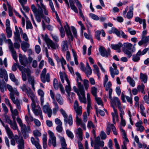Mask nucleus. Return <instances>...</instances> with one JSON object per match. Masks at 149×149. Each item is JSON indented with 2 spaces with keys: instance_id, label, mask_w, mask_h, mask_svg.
<instances>
[{
  "instance_id": "obj_23",
  "label": "nucleus",
  "mask_w": 149,
  "mask_h": 149,
  "mask_svg": "<svg viewBox=\"0 0 149 149\" xmlns=\"http://www.w3.org/2000/svg\"><path fill=\"white\" fill-rule=\"evenodd\" d=\"M26 94L28 97L31 98L32 101H33L34 100H36V99L35 94L30 88H29V91L27 92Z\"/></svg>"
},
{
  "instance_id": "obj_33",
  "label": "nucleus",
  "mask_w": 149,
  "mask_h": 149,
  "mask_svg": "<svg viewBox=\"0 0 149 149\" xmlns=\"http://www.w3.org/2000/svg\"><path fill=\"white\" fill-rule=\"evenodd\" d=\"M56 100L58 103L61 105L63 104V100L62 97L59 94H57L56 97Z\"/></svg>"
},
{
  "instance_id": "obj_46",
  "label": "nucleus",
  "mask_w": 149,
  "mask_h": 149,
  "mask_svg": "<svg viewBox=\"0 0 149 149\" xmlns=\"http://www.w3.org/2000/svg\"><path fill=\"white\" fill-rule=\"evenodd\" d=\"M83 85L86 91H87L89 86V81L86 79L83 80Z\"/></svg>"
},
{
  "instance_id": "obj_15",
  "label": "nucleus",
  "mask_w": 149,
  "mask_h": 149,
  "mask_svg": "<svg viewBox=\"0 0 149 149\" xmlns=\"http://www.w3.org/2000/svg\"><path fill=\"white\" fill-rule=\"evenodd\" d=\"M111 106L115 105L116 106L117 104L118 108L121 107V103L118 98L116 97H114L113 99H111L110 100Z\"/></svg>"
},
{
  "instance_id": "obj_38",
  "label": "nucleus",
  "mask_w": 149,
  "mask_h": 149,
  "mask_svg": "<svg viewBox=\"0 0 149 149\" xmlns=\"http://www.w3.org/2000/svg\"><path fill=\"white\" fill-rule=\"evenodd\" d=\"M133 8L132 6L130 7L129 10L127 12V17L128 19H130L132 17L133 15Z\"/></svg>"
},
{
  "instance_id": "obj_54",
  "label": "nucleus",
  "mask_w": 149,
  "mask_h": 149,
  "mask_svg": "<svg viewBox=\"0 0 149 149\" xmlns=\"http://www.w3.org/2000/svg\"><path fill=\"white\" fill-rule=\"evenodd\" d=\"M97 89L95 87H93L91 88V92L93 95L95 97L97 96L96 93Z\"/></svg>"
},
{
  "instance_id": "obj_6",
  "label": "nucleus",
  "mask_w": 149,
  "mask_h": 149,
  "mask_svg": "<svg viewBox=\"0 0 149 149\" xmlns=\"http://www.w3.org/2000/svg\"><path fill=\"white\" fill-rule=\"evenodd\" d=\"M49 139L48 141V145L49 146H51L52 145L54 147L56 146V138L54 136V134L51 131L48 132Z\"/></svg>"
},
{
  "instance_id": "obj_43",
  "label": "nucleus",
  "mask_w": 149,
  "mask_h": 149,
  "mask_svg": "<svg viewBox=\"0 0 149 149\" xmlns=\"http://www.w3.org/2000/svg\"><path fill=\"white\" fill-rule=\"evenodd\" d=\"M95 98L98 104L101 106V107L103 108V104L101 98L97 96L95 97Z\"/></svg>"
},
{
  "instance_id": "obj_32",
  "label": "nucleus",
  "mask_w": 149,
  "mask_h": 149,
  "mask_svg": "<svg viewBox=\"0 0 149 149\" xmlns=\"http://www.w3.org/2000/svg\"><path fill=\"white\" fill-rule=\"evenodd\" d=\"M140 52H138L136 54L133 55L132 60L134 62H138L140 60Z\"/></svg>"
},
{
  "instance_id": "obj_25",
  "label": "nucleus",
  "mask_w": 149,
  "mask_h": 149,
  "mask_svg": "<svg viewBox=\"0 0 149 149\" xmlns=\"http://www.w3.org/2000/svg\"><path fill=\"white\" fill-rule=\"evenodd\" d=\"M122 46V44L120 42H119L118 44L116 45H111V48L113 49L116 50L118 52H120V48Z\"/></svg>"
},
{
  "instance_id": "obj_45",
  "label": "nucleus",
  "mask_w": 149,
  "mask_h": 149,
  "mask_svg": "<svg viewBox=\"0 0 149 149\" xmlns=\"http://www.w3.org/2000/svg\"><path fill=\"white\" fill-rule=\"evenodd\" d=\"M9 124L11 128L13 130H17L18 131V129L16 122L12 121Z\"/></svg>"
},
{
  "instance_id": "obj_28",
  "label": "nucleus",
  "mask_w": 149,
  "mask_h": 149,
  "mask_svg": "<svg viewBox=\"0 0 149 149\" xmlns=\"http://www.w3.org/2000/svg\"><path fill=\"white\" fill-rule=\"evenodd\" d=\"M19 58L21 64L25 66L27 63L26 58L24 56H23L21 54H19Z\"/></svg>"
},
{
  "instance_id": "obj_57",
  "label": "nucleus",
  "mask_w": 149,
  "mask_h": 149,
  "mask_svg": "<svg viewBox=\"0 0 149 149\" xmlns=\"http://www.w3.org/2000/svg\"><path fill=\"white\" fill-rule=\"evenodd\" d=\"M33 132L35 137L40 136L41 135V133L38 130H34Z\"/></svg>"
},
{
  "instance_id": "obj_20",
  "label": "nucleus",
  "mask_w": 149,
  "mask_h": 149,
  "mask_svg": "<svg viewBox=\"0 0 149 149\" xmlns=\"http://www.w3.org/2000/svg\"><path fill=\"white\" fill-rule=\"evenodd\" d=\"M1 77L2 78L4 81V79L6 81L8 80V76L6 70L4 69H1Z\"/></svg>"
},
{
  "instance_id": "obj_44",
  "label": "nucleus",
  "mask_w": 149,
  "mask_h": 149,
  "mask_svg": "<svg viewBox=\"0 0 149 149\" xmlns=\"http://www.w3.org/2000/svg\"><path fill=\"white\" fill-rule=\"evenodd\" d=\"M53 104L54 106V107L53 108V113L56 114L59 109L58 104L56 101H54V102H53Z\"/></svg>"
},
{
  "instance_id": "obj_61",
  "label": "nucleus",
  "mask_w": 149,
  "mask_h": 149,
  "mask_svg": "<svg viewBox=\"0 0 149 149\" xmlns=\"http://www.w3.org/2000/svg\"><path fill=\"white\" fill-rule=\"evenodd\" d=\"M59 31L61 33V38H63L65 36V32L64 29L62 25L59 29Z\"/></svg>"
},
{
  "instance_id": "obj_41",
  "label": "nucleus",
  "mask_w": 149,
  "mask_h": 149,
  "mask_svg": "<svg viewBox=\"0 0 149 149\" xmlns=\"http://www.w3.org/2000/svg\"><path fill=\"white\" fill-rule=\"evenodd\" d=\"M127 81L129 83L130 85L132 87L135 86V81L130 76H128L127 78Z\"/></svg>"
},
{
  "instance_id": "obj_27",
  "label": "nucleus",
  "mask_w": 149,
  "mask_h": 149,
  "mask_svg": "<svg viewBox=\"0 0 149 149\" xmlns=\"http://www.w3.org/2000/svg\"><path fill=\"white\" fill-rule=\"evenodd\" d=\"M149 41V36H148L142 37L141 40L138 42V45L141 46L143 44L147 43Z\"/></svg>"
},
{
  "instance_id": "obj_51",
  "label": "nucleus",
  "mask_w": 149,
  "mask_h": 149,
  "mask_svg": "<svg viewBox=\"0 0 149 149\" xmlns=\"http://www.w3.org/2000/svg\"><path fill=\"white\" fill-rule=\"evenodd\" d=\"M66 132L68 136L71 139H72L74 137V135L69 130H67L66 131Z\"/></svg>"
},
{
  "instance_id": "obj_55",
  "label": "nucleus",
  "mask_w": 149,
  "mask_h": 149,
  "mask_svg": "<svg viewBox=\"0 0 149 149\" xmlns=\"http://www.w3.org/2000/svg\"><path fill=\"white\" fill-rule=\"evenodd\" d=\"M87 126L88 128L89 129L91 128L92 129H94L95 127V125L91 121H89L88 122Z\"/></svg>"
},
{
  "instance_id": "obj_16",
  "label": "nucleus",
  "mask_w": 149,
  "mask_h": 149,
  "mask_svg": "<svg viewBox=\"0 0 149 149\" xmlns=\"http://www.w3.org/2000/svg\"><path fill=\"white\" fill-rule=\"evenodd\" d=\"M75 134L77 138L79 141L83 139L82 130L80 128H79L75 130Z\"/></svg>"
},
{
  "instance_id": "obj_42",
  "label": "nucleus",
  "mask_w": 149,
  "mask_h": 149,
  "mask_svg": "<svg viewBox=\"0 0 149 149\" xmlns=\"http://www.w3.org/2000/svg\"><path fill=\"white\" fill-rule=\"evenodd\" d=\"M9 85L8 84H6V83L4 82H2L1 84V92L3 93L5 90H6V87L8 88L7 85Z\"/></svg>"
},
{
  "instance_id": "obj_22",
  "label": "nucleus",
  "mask_w": 149,
  "mask_h": 149,
  "mask_svg": "<svg viewBox=\"0 0 149 149\" xmlns=\"http://www.w3.org/2000/svg\"><path fill=\"white\" fill-rule=\"evenodd\" d=\"M87 112L88 113V115H89L90 110L92 108L91 106V101L90 97V95L89 93L87 94Z\"/></svg>"
},
{
  "instance_id": "obj_48",
  "label": "nucleus",
  "mask_w": 149,
  "mask_h": 149,
  "mask_svg": "<svg viewBox=\"0 0 149 149\" xmlns=\"http://www.w3.org/2000/svg\"><path fill=\"white\" fill-rule=\"evenodd\" d=\"M72 52L73 53L75 63L76 65H78L79 63L77 61V55L73 49H72Z\"/></svg>"
},
{
  "instance_id": "obj_29",
  "label": "nucleus",
  "mask_w": 149,
  "mask_h": 149,
  "mask_svg": "<svg viewBox=\"0 0 149 149\" xmlns=\"http://www.w3.org/2000/svg\"><path fill=\"white\" fill-rule=\"evenodd\" d=\"M28 80L29 83L31 85L32 89L35 91V88L34 87L35 81L34 77L30 76H29V77H28Z\"/></svg>"
},
{
  "instance_id": "obj_39",
  "label": "nucleus",
  "mask_w": 149,
  "mask_h": 149,
  "mask_svg": "<svg viewBox=\"0 0 149 149\" xmlns=\"http://www.w3.org/2000/svg\"><path fill=\"white\" fill-rule=\"evenodd\" d=\"M61 148L60 149H71L70 148H67V144L65 143V139L63 138H61Z\"/></svg>"
},
{
  "instance_id": "obj_26",
  "label": "nucleus",
  "mask_w": 149,
  "mask_h": 149,
  "mask_svg": "<svg viewBox=\"0 0 149 149\" xmlns=\"http://www.w3.org/2000/svg\"><path fill=\"white\" fill-rule=\"evenodd\" d=\"M31 141L32 144L36 146L37 149H42L41 146L38 142V141L36 140L34 137H31Z\"/></svg>"
},
{
  "instance_id": "obj_37",
  "label": "nucleus",
  "mask_w": 149,
  "mask_h": 149,
  "mask_svg": "<svg viewBox=\"0 0 149 149\" xmlns=\"http://www.w3.org/2000/svg\"><path fill=\"white\" fill-rule=\"evenodd\" d=\"M21 127V130L22 132H28L30 130V128L29 127H26V125L23 124L20 126Z\"/></svg>"
},
{
  "instance_id": "obj_11",
  "label": "nucleus",
  "mask_w": 149,
  "mask_h": 149,
  "mask_svg": "<svg viewBox=\"0 0 149 149\" xmlns=\"http://www.w3.org/2000/svg\"><path fill=\"white\" fill-rule=\"evenodd\" d=\"M8 41L10 44L9 48L12 53V56L14 59L16 61L17 58V56L16 52L13 46V43L10 39H8Z\"/></svg>"
},
{
  "instance_id": "obj_58",
  "label": "nucleus",
  "mask_w": 149,
  "mask_h": 149,
  "mask_svg": "<svg viewBox=\"0 0 149 149\" xmlns=\"http://www.w3.org/2000/svg\"><path fill=\"white\" fill-rule=\"evenodd\" d=\"M26 28L27 29H31L33 28V26L31 22L29 20L26 21Z\"/></svg>"
},
{
  "instance_id": "obj_60",
  "label": "nucleus",
  "mask_w": 149,
  "mask_h": 149,
  "mask_svg": "<svg viewBox=\"0 0 149 149\" xmlns=\"http://www.w3.org/2000/svg\"><path fill=\"white\" fill-rule=\"evenodd\" d=\"M66 35L68 38L69 41L70 42L73 40V37L71 32L66 33Z\"/></svg>"
},
{
  "instance_id": "obj_62",
  "label": "nucleus",
  "mask_w": 149,
  "mask_h": 149,
  "mask_svg": "<svg viewBox=\"0 0 149 149\" xmlns=\"http://www.w3.org/2000/svg\"><path fill=\"white\" fill-rule=\"evenodd\" d=\"M10 111L12 113V115L17 116L18 114V112L16 109H15L14 110H13L12 107L10 108Z\"/></svg>"
},
{
  "instance_id": "obj_63",
  "label": "nucleus",
  "mask_w": 149,
  "mask_h": 149,
  "mask_svg": "<svg viewBox=\"0 0 149 149\" xmlns=\"http://www.w3.org/2000/svg\"><path fill=\"white\" fill-rule=\"evenodd\" d=\"M89 16L93 19L97 20L99 19V17L97 15L93 13H90L89 14Z\"/></svg>"
},
{
  "instance_id": "obj_17",
  "label": "nucleus",
  "mask_w": 149,
  "mask_h": 149,
  "mask_svg": "<svg viewBox=\"0 0 149 149\" xmlns=\"http://www.w3.org/2000/svg\"><path fill=\"white\" fill-rule=\"evenodd\" d=\"M94 145L100 147H103L104 145V142L103 141H101L100 137L98 136L96 137L94 141Z\"/></svg>"
},
{
  "instance_id": "obj_24",
  "label": "nucleus",
  "mask_w": 149,
  "mask_h": 149,
  "mask_svg": "<svg viewBox=\"0 0 149 149\" xmlns=\"http://www.w3.org/2000/svg\"><path fill=\"white\" fill-rule=\"evenodd\" d=\"M14 139L17 143L18 144L24 143L22 136L21 135H15L14 136Z\"/></svg>"
},
{
  "instance_id": "obj_52",
  "label": "nucleus",
  "mask_w": 149,
  "mask_h": 149,
  "mask_svg": "<svg viewBox=\"0 0 149 149\" xmlns=\"http://www.w3.org/2000/svg\"><path fill=\"white\" fill-rule=\"evenodd\" d=\"M64 28L65 29L66 34L71 32L70 29V27L67 22H65V25L64 26Z\"/></svg>"
},
{
  "instance_id": "obj_53",
  "label": "nucleus",
  "mask_w": 149,
  "mask_h": 149,
  "mask_svg": "<svg viewBox=\"0 0 149 149\" xmlns=\"http://www.w3.org/2000/svg\"><path fill=\"white\" fill-rule=\"evenodd\" d=\"M101 33V31H97L95 32V37L99 41H100L101 39L100 35Z\"/></svg>"
},
{
  "instance_id": "obj_14",
  "label": "nucleus",
  "mask_w": 149,
  "mask_h": 149,
  "mask_svg": "<svg viewBox=\"0 0 149 149\" xmlns=\"http://www.w3.org/2000/svg\"><path fill=\"white\" fill-rule=\"evenodd\" d=\"M1 122L3 126L5 127L9 138L10 139H12L13 137H14V136L13 132L8 126L7 125H5L3 123L1 120Z\"/></svg>"
},
{
  "instance_id": "obj_9",
  "label": "nucleus",
  "mask_w": 149,
  "mask_h": 149,
  "mask_svg": "<svg viewBox=\"0 0 149 149\" xmlns=\"http://www.w3.org/2000/svg\"><path fill=\"white\" fill-rule=\"evenodd\" d=\"M42 109L44 113L47 114L48 117L49 118L51 117L52 113V111L49 103H47L46 104L43 106Z\"/></svg>"
},
{
  "instance_id": "obj_49",
  "label": "nucleus",
  "mask_w": 149,
  "mask_h": 149,
  "mask_svg": "<svg viewBox=\"0 0 149 149\" xmlns=\"http://www.w3.org/2000/svg\"><path fill=\"white\" fill-rule=\"evenodd\" d=\"M6 31L8 38H10L12 36V31L10 27L6 28Z\"/></svg>"
},
{
  "instance_id": "obj_21",
  "label": "nucleus",
  "mask_w": 149,
  "mask_h": 149,
  "mask_svg": "<svg viewBox=\"0 0 149 149\" xmlns=\"http://www.w3.org/2000/svg\"><path fill=\"white\" fill-rule=\"evenodd\" d=\"M61 50L62 52L65 53L66 51H68V42L66 40H63L61 43Z\"/></svg>"
},
{
  "instance_id": "obj_13",
  "label": "nucleus",
  "mask_w": 149,
  "mask_h": 149,
  "mask_svg": "<svg viewBox=\"0 0 149 149\" xmlns=\"http://www.w3.org/2000/svg\"><path fill=\"white\" fill-rule=\"evenodd\" d=\"M99 51L102 56L106 57H107L110 55L111 52L110 49H108L107 51L104 47H100Z\"/></svg>"
},
{
  "instance_id": "obj_40",
  "label": "nucleus",
  "mask_w": 149,
  "mask_h": 149,
  "mask_svg": "<svg viewBox=\"0 0 149 149\" xmlns=\"http://www.w3.org/2000/svg\"><path fill=\"white\" fill-rule=\"evenodd\" d=\"M69 2L71 9L75 12L78 13V11L77 8L74 5L73 1L71 0H69Z\"/></svg>"
},
{
  "instance_id": "obj_56",
  "label": "nucleus",
  "mask_w": 149,
  "mask_h": 149,
  "mask_svg": "<svg viewBox=\"0 0 149 149\" xmlns=\"http://www.w3.org/2000/svg\"><path fill=\"white\" fill-rule=\"evenodd\" d=\"M81 116V115H77V114H76V122L77 125H79L82 122L81 119L79 118V117Z\"/></svg>"
},
{
  "instance_id": "obj_7",
  "label": "nucleus",
  "mask_w": 149,
  "mask_h": 149,
  "mask_svg": "<svg viewBox=\"0 0 149 149\" xmlns=\"http://www.w3.org/2000/svg\"><path fill=\"white\" fill-rule=\"evenodd\" d=\"M47 70L46 68H44L42 70L40 74V78L41 81L43 83H45L46 81L49 82L50 81V76L49 73H47L46 75Z\"/></svg>"
},
{
  "instance_id": "obj_3",
  "label": "nucleus",
  "mask_w": 149,
  "mask_h": 149,
  "mask_svg": "<svg viewBox=\"0 0 149 149\" xmlns=\"http://www.w3.org/2000/svg\"><path fill=\"white\" fill-rule=\"evenodd\" d=\"M123 48V52L127 55L128 58H130L132 56V53L135 51V47H133L132 45L129 43H124Z\"/></svg>"
},
{
  "instance_id": "obj_12",
  "label": "nucleus",
  "mask_w": 149,
  "mask_h": 149,
  "mask_svg": "<svg viewBox=\"0 0 149 149\" xmlns=\"http://www.w3.org/2000/svg\"><path fill=\"white\" fill-rule=\"evenodd\" d=\"M74 108L76 114L77 115H81L82 113V107L81 106H79L77 100H75L74 105Z\"/></svg>"
},
{
  "instance_id": "obj_10",
  "label": "nucleus",
  "mask_w": 149,
  "mask_h": 149,
  "mask_svg": "<svg viewBox=\"0 0 149 149\" xmlns=\"http://www.w3.org/2000/svg\"><path fill=\"white\" fill-rule=\"evenodd\" d=\"M112 66L113 68L110 67V71L111 75L113 78H114L115 75H117L119 74V71L117 69V66L114 63L112 64Z\"/></svg>"
},
{
  "instance_id": "obj_36",
  "label": "nucleus",
  "mask_w": 149,
  "mask_h": 149,
  "mask_svg": "<svg viewBox=\"0 0 149 149\" xmlns=\"http://www.w3.org/2000/svg\"><path fill=\"white\" fill-rule=\"evenodd\" d=\"M147 75L146 74L142 73H140V79L144 83H146L147 82Z\"/></svg>"
},
{
  "instance_id": "obj_19",
  "label": "nucleus",
  "mask_w": 149,
  "mask_h": 149,
  "mask_svg": "<svg viewBox=\"0 0 149 149\" xmlns=\"http://www.w3.org/2000/svg\"><path fill=\"white\" fill-rule=\"evenodd\" d=\"M64 124L66 126L68 123L70 126H71L73 124V120L72 116L70 115L69 116H67L66 118H64Z\"/></svg>"
},
{
  "instance_id": "obj_4",
  "label": "nucleus",
  "mask_w": 149,
  "mask_h": 149,
  "mask_svg": "<svg viewBox=\"0 0 149 149\" xmlns=\"http://www.w3.org/2000/svg\"><path fill=\"white\" fill-rule=\"evenodd\" d=\"M31 9L33 11L37 21L38 22H41V18H44V15L42 11H37V9L34 4L31 6Z\"/></svg>"
},
{
  "instance_id": "obj_31",
  "label": "nucleus",
  "mask_w": 149,
  "mask_h": 149,
  "mask_svg": "<svg viewBox=\"0 0 149 149\" xmlns=\"http://www.w3.org/2000/svg\"><path fill=\"white\" fill-rule=\"evenodd\" d=\"M21 45L22 49L25 52L27 51V49L30 47L29 44L26 41L23 42L21 44Z\"/></svg>"
},
{
  "instance_id": "obj_30",
  "label": "nucleus",
  "mask_w": 149,
  "mask_h": 149,
  "mask_svg": "<svg viewBox=\"0 0 149 149\" xmlns=\"http://www.w3.org/2000/svg\"><path fill=\"white\" fill-rule=\"evenodd\" d=\"M59 74L61 81L63 83H64V79L67 82L69 83V80L65 73H63L62 72H60Z\"/></svg>"
},
{
  "instance_id": "obj_5",
  "label": "nucleus",
  "mask_w": 149,
  "mask_h": 149,
  "mask_svg": "<svg viewBox=\"0 0 149 149\" xmlns=\"http://www.w3.org/2000/svg\"><path fill=\"white\" fill-rule=\"evenodd\" d=\"M18 68L22 72V80L24 81H26L27 79L25 73L27 74L28 77L30 76L31 74L30 70L28 68H26L22 66H19Z\"/></svg>"
},
{
  "instance_id": "obj_18",
  "label": "nucleus",
  "mask_w": 149,
  "mask_h": 149,
  "mask_svg": "<svg viewBox=\"0 0 149 149\" xmlns=\"http://www.w3.org/2000/svg\"><path fill=\"white\" fill-rule=\"evenodd\" d=\"M37 108L34 109L33 111L35 115L38 116L39 115L41 119L43 120V117L41 109L39 106H38Z\"/></svg>"
},
{
  "instance_id": "obj_35",
  "label": "nucleus",
  "mask_w": 149,
  "mask_h": 149,
  "mask_svg": "<svg viewBox=\"0 0 149 149\" xmlns=\"http://www.w3.org/2000/svg\"><path fill=\"white\" fill-rule=\"evenodd\" d=\"M14 38L15 42H22L19 32L14 33Z\"/></svg>"
},
{
  "instance_id": "obj_1",
  "label": "nucleus",
  "mask_w": 149,
  "mask_h": 149,
  "mask_svg": "<svg viewBox=\"0 0 149 149\" xmlns=\"http://www.w3.org/2000/svg\"><path fill=\"white\" fill-rule=\"evenodd\" d=\"M77 87L78 88L75 86H73V89L74 91L77 93L80 102L86 104V100L85 97V91L83 86L81 82L78 81Z\"/></svg>"
},
{
  "instance_id": "obj_34",
  "label": "nucleus",
  "mask_w": 149,
  "mask_h": 149,
  "mask_svg": "<svg viewBox=\"0 0 149 149\" xmlns=\"http://www.w3.org/2000/svg\"><path fill=\"white\" fill-rule=\"evenodd\" d=\"M109 32L110 34L113 33H115L118 36L120 37V31H119L117 29L114 27H112L111 30H109Z\"/></svg>"
},
{
  "instance_id": "obj_59",
  "label": "nucleus",
  "mask_w": 149,
  "mask_h": 149,
  "mask_svg": "<svg viewBox=\"0 0 149 149\" xmlns=\"http://www.w3.org/2000/svg\"><path fill=\"white\" fill-rule=\"evenodd\" d=\"M96 113L97 114V116H98V113L99 112L100 114L102 116H104L105 114V113L102 110H98V108L97 107H96Z\"/></svg>"
},
{
  "instance_id": "obj_64",
  "label": "nucleus",
  "mask_w": 149,
  "mask_h": 149,
  "mask_svg": "<svg viewBox=\"0 0 149 149\" xmlns=\"http://www.w3.org/2000/svg\"><path fill=\"white\" fill-rule=\"evenodd\" d=\"M137 89L139 91H140L142 93H143L144 89V85L142 84L141 85L138 86L137 87Z\"/></svg>"
},
{
  "instance_id": "obj_50",
  "label": "nucleus",
  "mask_w": 149,
  "mask_h": 149,
  "mask_svg": "<svg viewBox=\"0 0 149 149\" xmlns=\"http://www.w3.org/2000/svg\"><path fill=\"white\" fill-rule=\"evenodd\" d=\"M68 84V85H66L65 87V90L66 92L69 95V93L71 90V88L70 87V82L69 81V83L67 82Z\"/></svg>"
},
{
  "instance_id": "obj_2",
  "label": "nucleus",
  "mask_w": 149,
  "mask_h": 149,
  "mask_svg": "<svg viewBox=\"0 0 149 149\" xmlns=\"http://www.w3.org/2000/svg\"><path fill=\"white\" fill-rule=\"evenodd\" d=\"M8 89L10 91V98L12 100L13 102L16 104L17 108L18 110H20L21 109L20 103L19 100L18 99L15 100V94L17 96H19V93L15 88H13L10 85H7Z\"/></svg>"
},
{
  "instance_id": "obj_47",
  "label": "nucleus",
  "mask_w": 149,
  "mask_h": 149,
  "mask_svg": "<svg viewBox=\"0 0 149 149\" xmlns=\"http://www.w3.org/2000/svg\"><path fill=\"white\" fill-rule=\"evenodd\" d=\"M53 86L55 89H58L59 86V83H58V80L56 78L54 79L53 80Z\"/></svg>"
},
{
  "instance_id": "obj_8",
  "label": "nucleus",
  "mask_w": 149,
  "mask_h": 149,
  "mask_svg": "<svg viewBox=\"0 0 149 149\" xmlns=\"http://www.w3.org/2000/svg\"><path fill=\"white\" fill-rule=\"evenodd\" d=\"M45 40L49 49H50V47H51L53 49H56L57 45L54 42L51 40L47 37H46L45 38Z\"/></svg>"
}]
</instances>
